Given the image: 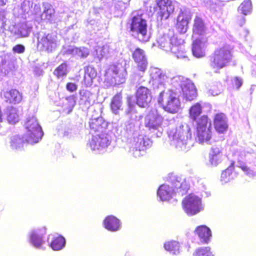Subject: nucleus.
Wrapping results in <instances>:
<instances>
[{"instance_id":"nucleus-1","label":"nucleus","mask_w":256,"mask_h":256,"mask_svg":"<svg viewBox=\"0 0 256 256\" xmlns=\"http://www.w3.org/2000/svg\"><path fill=\"white\" fill-rule=\"evenodd\" d=\"M170 144L179 150L187 151L192 146V133L186 123L179 124L176 128L168 132Z\"/></svg>"},{"instance_id":"nucleus-2","label":"nucleus","mask_w":256,"mask_h":256,"mask_svg":"<svg viewBox=\"0 0 256 256\" xmlns=\"http://www.w3.org/2000/svg\"><path fill=\"white\" fill-rule=\"evenodd\" d=\"M232 48L224 44L217 48L210 58V66L216 72L218 70L228 66L232 58Z\"/></svg>"},{"instance_id":"nucleus-3","label":"nucleus","mask_w":256,"mask_h":256,"mask_svg":"<svg viewBox=\"0 0 256 256\" xmlns=\"http://www.w3.org/2000/svg\"><path fill=\"white\" fill-rule=\"evenodd\" d=\"M179 96L180 93L174 92L173 90H162L160 92L158 102L166 111L175 114L181 110Z\"/></svg>"},{"instance_id":"nucleus-4","label":"nucleus","mask_w":256,"mask_h":256,"mask_svg":"<svg viewBox=\"0 0 256 256\" xmlns=\"http://www.w3.org/2000/svg\"><path fill=\"white\" fill-rule=\"evenodd\" d=\"M24 126L27 130L24 135V138L27 143L33 144L38 142L42 139L44 134L34 114H29L27 116Z\"/></svg>"},{"instance_id":"nucleus-5","label":"nucleus","mask_w":256,"mask_h":256,"mask_svg":"<svg viewBox=\"0 0 256 256\" xmlns=\"http://www.w3.org/2000/svg\"><path fill=\"white\" fill-rule=\"evenodd\" d=\"M128 25L130 26L132 36L136 37L140 41L146 42L150 38V34L148 32L146 22L141 16H134Z\"/></svg>"},{"instance_id":"nucleus-6","label":"nucleus","mask_w":256,"mask_h":256,"mask_svg":"<svg viewBox=\"0 0 256 256\" xmlns=\"http://www.w3.org/2000/svg\"><path fill=\"white\" fill-rule=\"evenodd\" d=\"M5 12H0V22L1 28L9 30L12 34L18 37H27L31 32L32 27L26 23L20 24L17 25L8 26L10 20Z\"/></svg>"},{"instance_id":"nucleus-7","label":"nucleus","mask_w":256,"mask_h":256,"mask_svg":"<svg viewBox=\"0 0 256 256\" xmlns=\"http://www.w3.org/2000/svg\"><path fill=\"white\" fill-rule=\"evenodd\" d=\"M37 40L38 48L48 53L54 51L59 45L56 36L52 34L39 32L37 34Z\"/></svg>"},{"instance_id":"nucleus-8","label":"nucleus","mask_w":256,"mask_h":256,"mask_svg":"<svg viewBox=\"0 0 256 256\" xmlns=\"http://www.w3.org/2000/svg\"><path fill=\"white\" fill-rule=\"evenodd\" d=\"M152 142L146 136L138 134L134 136L130 143V152L136 158L143 156L146 149L150 147Z\"/></svg>"},{"instance_id":"nucleus-9","label":"nucleus","mask_w":256,"mask_h":256,"mask_svg":"<svg viewBox=\"0 0 256 256\" xmlns=\"http://www.w3.org/2000/svg\"><path fill=\"white\" fill-rule=\"evenodd\" d=\"M126 75V70L122 66H111L106 72L105 80L110 86L119 84L125 82Z\"/></svg>"},{"instance_id":"nucleus-10","label":"nucleus","mask_w":256,"mask_h":256,"mask_svg":"<svg viewBox=\"0 0 256 256\" xmlns=\"http://www.w3.org/2000/svg\"><path fill=\"white\" fill-rule=\"evenodd\" d=\"M196 140L200 143H208L212 137L211 123L207 116L204 115L198 120Z\"/></svg>"},{"instance_id":"nucleus-11","label":"nucleus","mask_w":256,"mask_h":256,"mask_svg":"<svg viewBox=\"0 0 256 256\" xmlns=\"http://www.w3.org/2000/svg\"><path fill=\"white\" fill-rule=\"evenodd\" d=\"M182 204L184 212L189 216L196 214L204 209L201 198L194 194L186 197Z\"/></svg>"},{"instance_id":"nucleus-12","label":"nucleus","mask_w":256,"mask_h":256,"mask_svg":"<svg viewBox=\"0 0 256 256\" xmlns=\"http://www.w3.org/2000/svg\"><path fill=\"white\" fill-rule=\"evenodd\" d=\"M162 117L158 112L157 110H152L146 116L144 124L152 132L157 130L156 136L160 137L163 132V128L162 126Z\"/></svg>"},{"instance_id":"nucleus-13","label":"nucleus","mask_w":256,"mask_h":256,"mask_svg":"<svg viewBox=\"0 0 256 256\" xmlns=\"http://www.w3.org/2000/svg\"><path fill=\"white\" fill-rule=\"evenodd\" d=\"M156 5L158 8L157 12L158 20H167L175 8L178 3L172 0H156Z\"/></svg>"},{"instance_id":"nucleus-14","label":"nucleus","mask_w":256,"mask_h":256,"mask_svg":"<svg viewBox=\"0 0 256 256\" xmlns=\"http://www.w3.org/2000/svg\"><path fill=\"white\" fill-rule=\"evenodd\" d=\"M150 82L154 89H160L161 91L164 90L166 83L168 82V78L161 70L157 68L151 67L150 69Z\"/></svg>"},{"instance_id":"nucleus-15","label":"nucleus","mask_w":256,"mask_h":256,"mask_svg":"<svg viewBox=\"0 0 256 256\" xmlns=\"http://www.w3.org/2000/svg\"><path fill=\"white\" fill-rule=\"evenodd\" d=\"M110 143V136L108 134H101L93 136L87 144V148L92 151H100L104 149Z\"/></svg>"},{"instance_id":"nucleus-16","label":"nucleus","mask_w":256,"mask_h":256,"mask_svg":"<svg viewBox=\"0 0 256 256\" xmlns=\"http://www.w3.org/2000/svg\"><path fill=\"white\" fill-rule=\"evenodd\" d=\"M158 46L164 50L176 53L180 47L176 43V38L174 36L164 35L158 40Z\"/></svg>"},{"instance_id":"nucleus-17","label":"nucleus","mask_w":256,"mask_h":256,"mask_svg":"<svg viewBox=\"0 0 256 256\" xmlns=\"http://www.w3.org/2000/svg\"><path fill=\"white\" fill-rule=\"evenodd\" d=\"M136 104L140 107L146 108L152 100L150 90L143 86H140L136 92Z\"/></svg>"},{"instance_id":"nucleus-18","label":"nucleus","mask_w":256,"mask_h":256,"mask_svg":"<svg viewBox=\"0 0 256 256\" xmlns=\"http://www.w3.org/2000/svg\"><path fill=\"white\" fill-rule=\"evenodd\" d=\"M192 18V14L190 11L186 9L181 10L177 18L176 28L181 34H184L188 29V24Z\"/></svg>"},{"instance_id":"nucleus-19","label":"nucleus","mask_w":256,"mask_h":256,"mask_svg":"<svg viewBox=\"0 0 256 256\" xmlns=\"http://www.w3.org/2000/svg\"><path fill=\"white\" fill-rule=\"evenodd\" d=\"M132 58L137 64L138 70L144 72L147 68L148 62L144 50L136 48L132 52Z\"/></svg>"},{"instance_id":"nucleus-20","label":"nucleus","mask_w":256,"mask_h":256,"mask_svg":"<svg viewBox=\"0 0 256 256\" xmlns=\"http://www.w3.org/2000/svg\"><path fill=\"white\" fill-rule=\"evenodd\" d=\"M222 150V147L220 146H213L211 148L208 154V166H216L222 162L225 158Z\"/></svg>"},{"instance_id":"nucleus-21","label":"nucleus","mask_w":256,"mask_h":256,"mask_svg":"<svg viewBox=\"0 0 256 256\" xmlns=\"http://www.w3.org/2000/svg\"><path fill=\"white\" fill-rule=\"evenodd\" d=\"M206 46V38L202 36L201 38H194L192 46L193 55L198 58L204 57L205 56V49Z\"/></svg>"},{"instance_id":"nucleus-22","label":"nucleus","mask_w":256,"mask_h":256,"mask_svg":"<svg viewBox=\"0 0 256 256\" xmlns=\"http://www.w3.org/2000/svg\"><path fill=\"white\" fill-rule=\"evenodd\" d=\"M182 84L180 94L182 93L184 98L186 100L190 101L195 98L197 94L194 84L190 80H186Z\"/></svg>"},{"instance_id":"nucleus-23","label":"nucleus","mask_w":256,"mask_h":256,"mask_svg":"<svg viewBox=\"0 0 256 256\" xmlns=\"http://www.w3.org/2000/svg\"><path fill=\"white\" fill-rule=\"evenodd\" d=\"M46 234L45 229H35L29 234V242L36 248H40L44 244V235Z\"/></svg>"},{"instance_id":"nucleus-24","label":"nucleus","mask_w":256,"mask_h":256,"mask_svg":"<svg viewBox=\"0 0 256 256\" xmlns=\"http://www.w3.org/2000/svg\"><path fill=\"white\" fill-rule=\"evenodd\" d=\"M246 152L243 150H236L234 154V158L239 163L238 166L242 170V171L248 176L252 177L256 175V172L242 162L246 157Z\"/></svg>"},{"instance_id":"nucleus-25","label":"nucleus","mask_w":256,"mask_h":256,"mask_svg":"<svg viewBox=\"0 0 256 256\" xmlns=\"http://www.w3.org/2000/svg\"><path fill=\"white\" fill-rule=\"evenodd\" d=\"M10 54L0 52V70L4 74H8L13 67Z\"/></svg>"},{"instance_id":"nucleus-26","label":"nucleus","mask_w":256,"mask_h":256,"mask_svg":"<svg viewBox=\"0 0 256 256\" xmlns=\"http://www.w3.org/2000/svg\"><path fill=\"white\" fill-rule=\"evenodd\" d=\"M103 224L106 229L112 232H117L122 227L120 220L112 215L107 216L104 220Z\"/></svg>"},{"instance_id":"nucleus-27","label":"nucleus","mask_w":256,"mask_h":256,"mask_svg":"<svg viewBox=\"0 0 256 256\" xmlns=\"http://www.w3.org/2000/svg\"><path fill=\"white\" fill-rule=\"evenodd\" d=\"M206 28L202 19L198 16H196L192 28V38L204 37Z\"/></svg>"},{"instance_id":"nucleus-28","label":"nucleus","mask_w":256,"mask_h":256,"mask_svg":"<svg viewBox=\"0 0 256 256\" xmlns=\"http://www.w3.org/2000/svg\"><path fill=\"white\" fill-rule=\"evenodd\" d=\"M214 126L216 130L220 133H224L228 128V119L222 113L216 114L214 118Z\"/></svg>"},{"instance_id":"nucleus-29","label":"nucleus","mask_w":256,"mask_h":256,"mask_svg":"<svg viewBox=\"0 0 256 256\" xmlns=\"http://www.w3.org/2000/svg\"><path fill=\"white\" fill-rule=\"evenodd\" d=\"M174 194H176L174 187L165 184L161 185L157 192L158 196L162 201L168 200Z\"/></svg>"},{"instance_id":"nucleus-30","label":"nucleus","mask_w":256,"mask_h":256,"mask_svg":"<svg viewBox=\"0 0 256 256\" xmlns=\"http://www.w3.org/2000/svg\"><path fill=\"white\" fill-rule=\"evenodd\" d=\"M80 104L84 106L86 108L93 104L95 101L94 94L88 90H82L80 92Z\"/></svg>"},{"instance_id":"nucleus-31","label":"nucleus","mask_w":256,"mask_h":256,"mask_svg":"<svg viewBox=\"0 0 256 256\" xmlns=\"http://www.w3.org/2000/svg\"><path fill=\"white\" fill-rule=\"evenodd\" d=\"M90 128L94 132H102L108 126V123L102 117L92 118L89 122Z\"/></svg>"},{"instance_id":"nucleus-32","label":"nucleus","mask_w":256,"mask_h":256,"mask_svg":"<svg viewBox=\"0 0 256 256\" xmlns=\"http://www.w3.org/2000/svg\"><path fill=\"white\" fill-rule=\"evenodd\" d=\"M4 96L6 100L10 104H18L22 100V94L18 90L12 89L5 92Z\"/></svg>"},{"instance_id":"nucleus-33","label":"nucleus","mask_w":256,"mask_h":256,"mask_svg":"<svg viewBox=\"0 0 256 256\" xmlns=\"http://www.w3.org/2000/svg\"><path fill=\"white\" fill-rule=\"evenodd\" d=\"M96 76V72L92 66H88L84 68V75L83 80V83L85 86L86 87L91 86Z\"/></svg>"},{"instance_id":"nucleus-34","label":"nucleus","mask_w":256,"mask_h":256,"mask_svg":"<svg viewBox=\"0 0 256 256\" xmlns=\"http://www.w3.org/2000/svg\"><path fill=\"white\" fill-rule=\"evenodd\" d=\"M194 232L202 242L208 244L209 242L212 233L208 228L206 226H200L197 227Z\"/></svg>"},{"instance_id":"nucleus-35","label":"nucleus","mask_w":256,"mask_h":256,"mask_svg":"<svg viewBox=\"0 0 256 256\" xmlns=\"http://www.w3.org/2000/svg\"><path fill=\"white\" fill-rule=\"evenodd\" d=\"M236 176V174L234 172V168L231 165L222 172L220 181L222 184H226L230 182Z\"/></svg>"},{"instance_id":"nucleus-36","label":"nucleus","mask_w":256,"mask_h":256,"mask_svg":"<svg viewBox=\"0 0 256 256\" xmlns=\"http://www.w3.org/2000/svg\"><path fill=\"white\" fill-rule=\"evenodd\" d=\"M122 96L120 94H117L112 98L110 108L113 113L116 114H118L119 111L122 110Z\"/></svg>"},{"instance_id":"nucleus-37","label":"nucleus","mask_w":256,"mask_h":256,"mask_svg":"<svg viewBox=\"0 0 256 256\" xmlns=\"http://www.w3.org/2000/svg\"><path fill=\"white\" fill-rule=\"evenodd\" d=\"M202 112V108L200 103H196L191 106L189 110L190 119L193 122H196V125L198 124V120L201 117L199 118Z\"/></svg>"},{"instance_id":"nucleus-38","label":"nucleus","mask_w":256,"mask_h":256,"mask_svg":"<svg viewBox=\"0 0 256 256\" xmlns=\"http://www.w3.org/2000/svg\"><path fill=\"white\" fill-rule=\"evenodd\" d=\"M66 245V240L62 236H52L50 246L54 250H60Z\"/></svg>"},{"instance_id":"nucleus-39","label":"nucleus","mask_w":256,"mask_h":256,"mask_svg":"<svg viewBox=\"0 0 256 256\" xmlns=\"http://www.w3.org/2000/svg\"><path fill=\"white\" fill-rule=\"evenodd\" d=\"M42 8L43 12L41 14L42 19L50 21L54 14V10L52 6L48 2H44Z\"/></svg>"},{"instance_id":"nucleus-40","label":"nucleus","mask_w":256,"mask_h":256,"mask_svg":"<svg viewBox=\"0 0 256 256\" xmlns=\"http://www.w3.org/2000/svg\"><path fill=\"white\" fill-rule=\"evenodd\" d=\"M165 250L172 255H178L180 253V245L178 242L170 240L165 242Z\"/></svg>"},{"instance_id":"nucleus-41","label":"nucleus","mask_w":256,"mask_h":256,"mask_svg":"<svg viewBox=\"0 0 256 256\" xmlns=\"http://www.w3.org/2000/svg\"><path fill=\"white\" fill-rule=\"evenodd\" d=\"M172 184L176 194L178 193L179 195H184L189 188L188 184L185 181L180 182L176 180Z\"/></svg>"},{"instance_id":"nucleus-42","label":"nucleus","mask_w":256,"mask_h":256,"mask_svg":"<svg viewBox=\"0 0 256 256\" xmlns=\"http://www.w3.org/2000/svg\"><path fill=\"white\" fill-rule=\"evenodd\" d=\"M24 142H26L24 136L22 138L19 136H13L10 140V147L13 150H20L22 148Z\"/></svg>"},{"instance_id":"nucleus-43","label":"nucleus","mask_w":256,"mask_h":256,"mask_svg":"<svg viewBox=\"0 0 256 256\" xmlns=\"http://www.w3.org/2000/svg\"><path fill=\"white\" fill-rule=\"evenodd\" d=\"M7 118L10 124H15L18 121L17 110L12 106L8 107L6 110Z\"/></svg>"},{"instance_id":"nucleus-44","label":"nucleus","mask_w":256,"mask_h":256,"mask_svg":"<svg viewBox=\"0 0 256 256\" xmlns=\"http://www.w3.org/2000/svg\"><path fill=\"white\" fill-rule=\"evenodd\" d=\"M186 80H184V78L177 76H174L171 79V84L174 86L175 89H172L174 92H178V93H180V89L183 85V82H185Z\"/></svg>"},{"instance_id":"nucleus-45","label":"nucleus","mask_w":256,"mask_h":256,"mask_svg":"<svg viewBox=\"0 0 256 256\" xmlns=\"http://www.w3.org/2000/svg\"><path fill=\"white\" fill-rule=\"evenodd\" d=\"M252 10V4L250 0L244 1L238 8V12L244 15L250 14Z\"/></svg>"},{"instance_id":"nucleus-46","label":"nucleus","mask_w":256,"mask_h":256,"mask_svg":"<svg viewBox=\"0 0 256 256\" xmlns=\"http://www.w3.org/2000/svg\"><path fill=\"white\" fill-rule=\"evenodd\" d=\"M96 56L99 60L106 57L110 52L109 46L107 44L104 45L102 46H98L96 47Z\"/></svg>"},{"instance_id":"nucleus-47","label":"nucleus","mask_w":256,"mask_h":256,"mask_svg":"<svg viewBox=\"0 0 256 256\" xmlns=\"http://www.w3.org/2000/svg\"><path fill=\"white\" fill-rule=\"evenodd\" d=\"M90 54V51L88 48L81 47L80 48L74 47L72 50V56H78L80 58H86Z\"/></svg>"},{"instance_id":"nucleus-48","label":"nucleus","mask_w":256,"mask_h":256,"mask_svg":"<svg viewBox=\"0 0 256 256\" xmlns=\"http://www.w3.org/2000/svg\"><path fill=\"white\" fill-rule=\"evenodd\" d=\"M194 256H214L208 246H203L197 248L193 254Z\"/></svg>"},{"instance_id":"nucleus-49","label":"nucleus","mask_w":256,"mask_h":256,"mask_svg":"<svg viewBox=\"0 0 256 256\" xmlns=\"http://www.w3.org/2000/svg\"><path fill=\"white\" fill-rule=\"evenodd\" d=\"M66 64H62L55 70L54 74L58 78L66 76Z\"/></svg>"},{"instance_id":"nucleus-50","label":"nucleus","mask_w":256,"mask_h":256,"mask_svg":"<svg viewBox=\"0 0 256 256\" xmlns=\"http://www.w3.org/2000/svg\"><path fill=\"white\" fill-rule=\"evenodd\" d=\"M65 104L68 112L72 111L73 108L76 105V102L74 96H70L65 99Z\"/></svg>"},{"instance_id":"nucleus-51","label":"nucleus","mask_w":256,"mask_h":256,"mask_svg":"<svg viewBox=\"0 0 256 256\" xmlns=\"http://www.w3.org/2000/svg\"><path fill=\"white\" fill-rule=\"evenodd\" d=\"M12 51L14 53L22 54L25 51V47L22 44H18L13 47Z\"/></svg>"},{"instance_id":"nucleus-52","label":"nucleus","mask_w":256,"mask_h":256,"mask_svg":"<svg viewBox=\"0 0 256 256\" xmlns=\"http://www.w3.org/2000/svg\"><path fill=\"white\" fill-rule=\"evenodd\" d=\"M178 46L179 47H180V48H179V50L177 51L176 53H173L177 58H184L186 57V56L185 55V54L183 52L182 50L183 49L182 46L181 45L178 44Z\"/></svg>"},{"instance_id":"nucleus-53","label":"nucleus","mask_w":256,"mask_h":256,"mask_svg":"<svg viewBox=\"0 0 256 256\" xmlns=\"http://www.w3.org/2000/svg\"><path fill=\"white\" fill-rule=\"evenodd\" d=\"M209 93L212 96H217L220 92V90L218 89V86H214V88H210L209 90Z\"/></svg>"},{"instance_id":"nucleus-54","label":"nucleus","mask_w":256,"mask_h":256,"mask_svg":"<svg viewBox=\"0 0 256 256\" xmlns=\"http://www.w3.org/2000/svg\"><path fill=\"white\" fill-rule=\"evenodd\" d=\"M74 47V46H64L62 50V52L64 54L71 55L72 53V50H73Z\"/></svg>"},{"instance_id":"nucleus-55","label":"nucleus","mask_w":256,"mask_h":256,"mask_svg":"<svg viewBox=\"0 0 256 256\" xmlns=\"http://www.w3.org/2000/svg\"><path fill=\"white\" fill-rule=\"evenodd\" d=\"M233 84L236 86L237 88H239L242 84V80L238 77H234L232 80Z\"/></svg>"},{"instance_id":"nucleus-56","label":"nucleus","mask_w":256,"mask_h":256,"mask_svg":"<svg viewBox=\"0 0 256 256\" xmlns=\"http://www.w3.org/2000/svg\"><path fill=\"white\" fill-rule=\"evenodd\" d=\"M66 90L70 92H73L76 90L77 86L72 82H68L66 86Z\"/></svg>"},{"instance_id":"nucleus-57","label":"nucleus","mask_w":256,"mask_h":256,"mask_svg":"<svg viewBox=\"0 0 256 256\" xmlns=\"http://www.w3.org/2000/svg\"><path fill=\"white\" fill-rule=\"evenodd\" d=\"M245 18L244 16H238V22L240 26H242L245 23Z\"/></svg>"},{"instance_id":"nucleus-58","label":"nucleus","mask_w":256,"mask_h":256,"mask_svg":"<svg viewBox=\"0 0 256 256\" xmlns=\"http://www.w3.org/2000/svg\"><path fill=\"white\" fill-rule=\"evenodd\" d=\"M248 34V30H244V38H246V36ZM245 39H246V38H245Z\"/></svg>"},{"instance_id":"nucleus-59","label":"nucleus","mask_w":256,"mask_h":256,"mask_svg":"<svg viewBox=\"0 0 256 256\" xmlns=\"http://www.w3.org/2000/svg\"><path fill=\"white\" fill-rule=\"evenodd\" d=\"M7 0H0V6H4L6 4Z\"/></svg>"},{"instance_id":"nucleus-60","label":"nucleus","mask_w":256,"mask_h":256,"mask_svg":"<svg viewBox=\"0 0 256 256\" xmlns=\"http://www.w3.org/2000/svg\"><path fill=\"white\" fill-rule=\"evenodd\" d=\"M134 124H130V128H134Z\"/></svg>"},{"instance_id":"nucleus-61","label":"nucleus","mask_w":256,"mask_h":256,"mask_svg":"<svg viewBox=\"0 0 256 256\" xmlns=\"http://www.w3.org/2000/svg\"><path fill=\"white\" fill-rule=\"evenodd\" d=\"M72 132H70V138L74 137V136H73V135H72Z\"/></svg>"},{"instance_id":"nucleus-62","label":"nucleus","mask_w":256,"mask_h":256,"mask_svg":"<svg viewBox=\"0 0 256 256\" xmlns=\"http://www.w3.org/2000/svg\"><path fill=\"white\" fill-rule=\"evenodd\" d=\"M126 130H128V128H128V126H126Z\"/></svg>"},{"instance_id":"nucleus-63","label":"nucleus","mask_w":256,"mask_h":256,"mask_svg":"<svg viewBox=\"0 0 256 256\" xmlns=\"http://www.w3.org/2000/svg\"><path fill=\"white\" fill-rule=\"evenodd\" d=\"M124 256H130V254H126Z\"/></svg>"},{"instance_id":"nucleus-64","label":"nucleus","mask_w":256,"mask_h":256,"mask_svg":"<svg viewBox=\"0 0 256 256\" xmlns=\"http://www.w3.org/2000/svg\"><path fill=\"white\" fill-rule=\"evenodd\" d=\"M50 236H49V237H48V240H49V239H50Z\"/></svg>"}]
</instances>
